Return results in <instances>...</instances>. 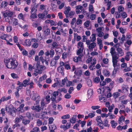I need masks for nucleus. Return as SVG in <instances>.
<instances>
[{"label":"nucleus","instance_id":"f257e3e1","mask_svg":"<svg viewBox=\"0 0 132 132\" xmlns=\"http://www.w3.org/2000/svg\"><path fill=\"white\" fill-rule=\"evenodd\" d=\"M4 61L6 67L8 68L14 69L16 68L18 65V62L17 61L15 62V60H13L10 61V60L8 59H5Z\"/></svg>","mask_w":132,"mask_h":132},{"label":"nucleus","instance_id":"f03ea898","mask_svg":"<svg viewBox=\"0 0 132 132\" xmlns=\"http://www.w3.org/2000/svg\"><path fill=\"white\" fill-rule=\"evenodd\" d=\"M13 12L12 11H6L3 14L4 19L5 18V21L7 22L9 20V17L11 18L13 15Z\"/></svg>","mask_w":132,"mask_h":132},{"label":"nucleus","instance_id":"7ed1b4c3","mask_svg":"<svg viewBox=\"0 0 132 132\" xmlns=\"http://www.w3.org/2000/svg\"><path fill=\"white\" fill-rule=\"evenodd\" d=\"M91 41L90 40H88L86 41V43L87 45V47L89 50L90 51H92L93 49L96 46V43L94 42L90 43Z\"/></svg>","mask_w":132,"mask_h":132},{"label":"nucleus","instance_id":"20e7f679","mask_svg":"<svg viewBox=\"0 0 132 132\" xmlns=\"http://www.w3.org/2000/svg\"><path fill=\"white\" fill-rule=\"evenodd\" d=\"M31 109L34 111H35L36 112H39L42 110V111L44 110V108H41L39 105H37L35 106H32L31 107Z\"/></svg>","mask_w":132,"mask_h":132},{"label":"nucleus","instance_id":"39448f33","mask_svg":"<svg viewBox=\"0 0 132 132\" xmlns=\"http://www.w3.org/2000/svg\"><path fill=\"white\" fill-rule=\"evenodd\" d=\"M37 71L39 74H41L42 73V72L44 70L46 69V67L44 66L40 65V66L36 68Z\"/></svg>","mask_w":132,"mask_h":132},{"label":"nucleus","instance_id":"423d86ee","mask_svg":"<svg viewBox=\"0 0 132 132\" xmlns=\"http://www.w3.org/2000/svg\"><path fill=\"white\" fill-rule=\"evenodd\" d=\"M117 55V54H116L112 55L113 64H119L118 63V61L117 60L119 57Z\"/></svg>","mask_w":132,"mask_h":132},{"label":"nucleus","instance_id":"0eeeda50","mask_svg":"<svg viewBox=\"0 0 132 132\" xmlns=\"http://www.w3.org/2000/svg\"><path fill=\"white\" fill-rule=\"evenodd\" d=\"M102 27H99L96 29V31L97 32V35L99 37H102L103 36V33L102 32Z\"/></svg>","mask_w":132,"mask_h":132},{"label":"nucleus","instance_id":"6e6552de","mask_svg":"<svg viewBox=\"0 0 132 132\" xmlns=\"http://www.w3.org/2000/svg\"><path fill=\"white\" fill-rule=\"evenodd\" d=\"M46 113V114H47V112H42L37 113L35 114V116L37 117H38L40 119H43L44 118V115L43 114V113Z\"/></svg>","mask_w":132,"mask_h":132},{"label":"nucleus","instance_id":"1a4fd4ad","mask_svg":"<svg viewBox=\"0 0 132 132\" xmlns=\"http://www.w3.org/2000/svg\"><path fill=\"white\" fill-rule=\"evenodd\" d=\"M113 66L114 68L113 71V74H116L118 69L120 68V65L119 64H113Z\"/></svg>","mask_w":132,"mask_h":132},{"label":"nucleus","instance_id":"9d476101","mask_svg":"<svg viewBox=\"0 0 132 132\" xmlns=\"http://www.w3.org/2000/svg\"><path fill=\"white\" fill-rule=\"evenodd\" d=\"M12 25L13 26H16L18 25L21 28H22V26L19 24V23L18 22V20L16 19L15 18H14L12 21Z\"/></svg>","mask_w":132,"mask_h":132},{"label":"nucleus","instance_id":"9b49d317","mask_svg":"<svg viewBox=\"0 0 132 132\" xmlns=\"http://www.w3.org/2000/svg\"><path fill=\"white\" fill-rule=\"evenodd\" d=\"M37 5H36V6L34 5L33 6L31 7L30 8V13H36L37 11Z\"/></svg>","mask_w":132,"mask_h":132},{"label":"nucleus","instance_id":"f8f14e48","mask_svg":"<svg viewBox=\"0 0 132 132\" xmlns=\"http://www.w3.org/2000/svg\"><path fill=\"white\" fill-rule=\"evenodd\" d=\"M74 73L76 75H81L82 74V71L79 68H77L74 72Z\"/></svg>","mask_w":132,"mask_h":132},{"label":"nucleus","instance_id":"ddd939ff","mask_svg":"<svg viewBox=\"0 0 132 132\" xmlns=\"http://www.w3.org/2000/svg\"><path fill=\"white\" fill-rule=\"evenodd\" d=\"M118 54L120 55V56H122L124 55V52L122 49L120 48H118L116 50Z\"/></svg>","mask_w":132,"mask_h":132},{"label":"nucleus","instance_id":"4468645a","mask_svg":"<svg viewBox=\"0 0 132 132\" xmlns=\"http://www.w3.org/2000/svg\"><path fill=\"white\" fill-rule=\"evenodd\" d=\"M8 108L7 107L5 108V110L6 112H9L13 111V107L12 105H10L8 108Z\"/></svg>","mask_w":132,"mask_h":132},{"label":"nucleus","instance_id":"2eb2a0df","mask_svg":"<svg viewBox=\"0 0 132 132\" xmlns=\"http://www.w3.org/2000/svg\"><path fill=\"white\" fill-rule=\"evenodd\" d=\"M96 120L97 121L98 124L99 125L100 123L101 124H103V122L101 120V117L100 116H98L96 117Z\"/></svg>","mask_w":132,"mask_h":132},{"label":"nucleus","instance_id":"dca6fc26","mask_svg":"<svg viewBox=\"0 0 132 132\" xmlns=\"http://www.w3.org/2000/svg\"><path fill=\"white\" fill-rule=\"evenodd\" d=\"M31 41L30 39H26L23 44L24 45H26L27 46H29L31 45Z\"/></svg>","mask_w":132,"mask_h":132},{"label":"nucleus","instance_id":"f3484780","mask_svg":"<svg viewBox=\"0 0 132 132\" xmlns=\"http://www.w3.org/2000/svg\"><path fill=\"white\" fill-rule=\"evenodd\" d=\"M112 127L113 128H115L116 126L117 125V123L114 121L112 120L110 122Z\"/></svg>","mask_w":132,"mask_h":132},{"label":"nucleus","instance_id":"a211bd4d","mask_svg":"<svg viewBox=\"0 0 132 132\" xmlns=\"http://www.w3.org/2000/svg\"><path fill=\"white\" fill-rule=\"evenodd\" d=\"M70 10V7L69 6H68L67 9L65 10L64 12V13L65 14L66 16V17L67 18L68 14L69 13V11Z\"/></svg>","mask_w":132,"mask_h":132},{"label":"nucleus","instance_id":"6ab92c4d","mask_svg":"<svg viewBox=\"0 0 132 132\" xmlns=\"http://www.w3.org/2000/svg\"><path fill=\"white\" fill-rule=\"evenodd\" d=\"M50 33V29L48 28L46 29L44 31V34L45 36L48 35Z\"/></svg>","mask_w":132,"mask_h":132},{"label":"nucleus","instance_id":"aec40b11","mask_svg":"<svg viewBox=\"0 0 132 132\" xmlns=\"http://www.w3.org/2000/svg\"><path fill=\"white\" fill-rule=\"evenodd\" d=\"M11 97L10 96H9L7 97H5V96H3L1 98V100L3 102L7 101L11 99Z\"/></svg>","mask_w":132,"mask_h":132},{"label":"nucleus","instance_id":"412c9836","mask_svg":"<svg viewBox=\"0 0 132 132\" xmlns=\"http://www.w3.org/2000/svg\"><path fill=\"white\" fill-rule=\"evenodd\" d=\"M108 121L106 119H105L103 122V125L104 127H109L110 125L108 124Z\"/></svg>","mask_w":132,"mask_h":132},{"label":"nucleus","instance_id":"4be33fe9","mask_svg":"<svg viewBox=\"0 0 132 132\" xmlns=\"http://www.w3.org/2000/svg\"><path fill=\"white\" fill-rule=\"evenodd\" d=\"M57 62V61H56L55 60L52 59L51 61L50 65L52 67L53 66L56 64Z\"/></svg>","mask_w":132,"mask_h":132},{"label":"nucleus","instance_id":"5701e85b","mask_svg":"<svg viewBox=\"0 0 132 132\" xmlns=\"http://www.w3.org/2000/svg\"><path fill=\"white\" fill-rule=\"evenodd\" d=\"M84 48H80L79 49L77 50V54L78 55L82 54V53L83 52Z\"/></svg>","mask_w":132,"mask_h":132},{"label":"nucleus","instance_id":"b1692460","mask_svg":"<svg viewBox=\"0 0 132 132\" xmlns=\"http://www.w3.org/2000/svg\"><path fill=\"white\" fill-rule=\"evenodd\" d=\"M76 115L73 116V117L70 119V122L73 123H75L76 121Z\"/></svg>","mask_w":132,"mask_h":132},{"label":"nucleus","instance_id":"393cba45","mask_svg":"<svg viewBox=\"0 0 132 132\" xmlns=\"http://www.w3.org/2000/svg\"><path fill=\"white\" fill-rule=\"evenodd\" d=\"M75 13L73 11H71L68 14V17L67 18H68L69 17L70 18H72L73 16L74 15Z\"/></svg>","mask_w":132,"mask_h":132},{"label":"nucleus","instance_id":"a878e982","mask_svg":"<svg viewBox=\"0 0 132 132\" xmlns=\"http://www.w3.org/2000/svg\"><path fill=\"white\" fill-rule=\"evenodd\" d=\"M9 36L7 34H4L0 37V38L3 40H5L6 41L7 40L6 38L8 37Z\"/></svg>","mask_w":132,"mask_h":132},{"label":"nucleus","instance_id":"bb28decb","mask_svg":"<svg viewBox=\"0 0 132 132\" xmlns=\"http://www.w3.org/2000/svg\"><path fill=\"white\" fill-rule=\"evenodd\" d=\"M30 120H29L23 119L22 120V123L25 125L28 124L30 122Z\"/></svg>","mask_w":132,"mask_h":132},{"label":"nucleus","instance_id":"cd10ccee","mask_svg":"<svg viewBox=\"0 0 132 132\" xmlns=\"http://www.w3.org/2000/svg\"><path fill=\"white\" fill-rule=\"evenodd\" d=\"M61 86L62 87V85H61L60 82L58 81H57L56 82L54 83L53 85L52 86L54 87H55L56 86Z\"/></svg>","mask_w":132,"mask_h":132},{"label":"nucleus","instance_id":"c85d7f7f","mask_svg":"<svg viewBox=\"0 0 132 132\" xmlns=\"http://www.w3.org/2000/svg\"><path fill=\"white\" fill-rule=\"evenodd\" d=\"M31 13V15L30 16V17L32 19H35L37 18V14L36 13Z\"/></svg>","mask_w":132,"mask_h":132},{"label":"nucleus","instance_id":"c756f323","mask_svg":"<svg viewBox=\"0 0 132 132\" xmlns=\"http://www.w3.org/2000/svg\"><path fill=\"white\" fill-rule=\"evenodd\" d=\"M92 38L90 40L91 42H94L96 40V35L95 34H93L92 35Z\"/></svg>","mask_w":132,"mask_h":132},{"label":"nucleus","instance_id":"7c9ffc66","mask_svg":"<svg viewBox=\"0 0 132 132\" xmlns=\"http://www.w3.org/2000/svg\"><path fill=\"white\" fill-rule=\"evenodd\" d=\"M64 69L63 67L61 66H60L57 68V70L58 72L61 73H62L63 72Z\"/></svg>","mask_w":132,"mask_h":132},{"label":"nucleus","instance_id":"2f4dec72","mask_svg":"<svg viewBox=\"0 0 132 132\" xmlns=\"http://www.w3.org/2000/svg\"><path fill=\"white\" fill-rule=\"evenodd\" d=\"M40 130L39 128L35 127L30 132H40Z\"/></svg>","mask_w":132,"mask_h":132},{"label":"nucleus","instance_id":"473e14b6","mask_svg":"<svg viewBox=\"0 0 132 132\" xmlns=\"http://www.w3.org/2000/svg\"><path fill=\"white\" fill-rule=\"evenodd\" d=\"M87 84L88 86L90 87L92 86V81L90 79H88L87 80Z\"/></svg>","mask_w":132,"mask_h":132},{"label":"nucleus","instance_id":"72a5a7b5","mask_svg":"<svg viewBox=\"0 0 132 132\" xmlns=\"http://www.w3.org/2000/svg\"><path fill=\"white\" fill-rule=\"evenodd\" d=\"M52 46L53 48H56L57 47L58 44L56 42H54L52 43Z\"/></svg>","mask_w":132,"mask_h":132},{"label":"nucleus","instance_id":"f704fd0d","mask_svg":"<svg viewBox=\"0 0 132 132\" xmlns=\"http://www.w3.org/2000/svg\"><path fill=\"white\" fill-rule=\"evenodd\" d=\"M120 94L118 92L114 93L113 94V96L115 99L117 98L119 96Z\"/></svg>","mask_w":132,"mask_h":132},{"label":"nucleus","instance_id":"c9c22d12","mask_svg":"<svg viewBox=\"0 0 132 132\" xmlns=\"http://www.w3.org/2000/svg\"><path fill=\"white\" fill-rule=\"evenodd\" d=\"M110 53L111 54V56L116 54L114 49L113 47L111 48Z\"/></svg>","mask_w":132,"mask_h":132},{"label":"nucleus","instance_id":"e433bc0d","mask_svg":"<svg viewBox=\"0 0 132 132\" xmlns=\"http://www.w3.org/2000/svg\"><path fill=\"white\" fill-rule=\"evenodd\" d=\"M74 38L77 37V41H79L81 39V37L79 36H78V34L77 33H74Z\"/></svg>","mask_w":132,"mask_h":132},{"label":"nucleus","instance_id":"4c0bfd02","mask_svg":"<svg viewBox=\"0 0 132 132\" xmlns=\"http://www.w3.org/2000/svg\"><path fill=\"white\" fill-rule=\"evenodd\" d=\"M45 14L43 13H39L38 15V16L39 18L42 19H43L44 18Z\"/></svg>","mask_w":132,"mask_h":132},{"label":"nucleus","instance_id":"58836bf2","mask_svg":"<svg viewBox=\"0 0 132 132\" xmlns=\"http://www.w3.org/2000/svg\"><path fill=\"white\" fill-rule=\"evenodd\" d=\"M114 108V105L112 104V105L110 106L108 108V110L109 112H112V110H113Z\"/></svg>","mask_w":132,"mask_h":132},{"label":"nucleus","instance_id":"ea45409f","mask_svg":"<svg viewBox=\"0 0 132 132\" xmlns=\"http://www.w3.org/2000/svg\"><path fill=\"white\" fill-rule=\"evenodd\" d=\"M54 54V52L53 50L51 49L50 50V54L51 57H52Z\"/></svg>","mask_w":132,"mask_h":132},{"label":"nucleus","instance_id":"a19ab883","mask_svg":"<svg viewBox=\"0 0 132 132\" xmlns=\"http://www.w3.org/2000/svg\"><path fill=\"white\" fill-rule=\"evenodd\" d=\"M6 29L7 32H10L12 30V27L10 25L7 26L6 28Z\"/></svg>","mask_w":132,"mask_h":132},{"label":"nucleus","instance_id":"79ce46f5","mask_svg":"<svg viewBox=\"0 0 132 132\" xmlns=\"http://www.w3.org/2000/svg\"><path fill=\"white\" fill-rule=\"evenodd\" d=\"M62 49L60 48H57L55 49V51L59 53L62 52Z\"/></svg>","mask_w":132,"mask_h":132},{"label":"nucleus","instance_id":"37998d69","mask_svg":"<svg viewBox=\"0 0 132 132\" xmlns=\"http://www.w3.org/2000/svg\"><path fill=\"white\" fill-rule=\"evenodd\" d=\"M70 116L69 114H67L62 116L61 118L62 119H69L70 118Z\"/></svg>","mask_w":132,"mask_h":132},{"label":"nucleus","instance_id":"c03bdc74","mask_svg":"<svg viewBox=\"0 0 132 132\" xmlns=\"http://www.w3.org/2000/svg\"><path fill=\"white\" fill-rule=\"evenodd\" d=\"M103 96H104V97L109 98L110 97L112 96V95L111 93H108L104 95Z\"/></svg>","mask_w":132,"mask_h":132},{"label":"nucleus","instance_id":"a18cd8bd","mask_svg":"<svg viewBox=\"0 0 132 132\" xmlns=\"http://www.w3.org/2000/svg\"><path fill=\"white\" fill-rule=\"evenodd\" d=\"M118 10L119 12H120L123 11L124 10V9L122 6L120 5L118 7Z\"/></svg>","mask_w":132,"mask_h":132},{"label":"nucleus","instance_id":"49530a36","mask_svg":"<svg viewBox=\"0 0 132 132\" xmlns=\"http://www.w3.org/2000/svg\"><path fill=\"white\" fill-rule=\"evenodd\" d=\"M8 3L5 1L1 3L2 7H4L7 6V5Z\"/></svg>","mask_w":132,"mask_h":132},{"label":"nucleus","instance_id":"de8ad7c7","mask_svg":"<svg viewBox=\"0 0 132 132\" xmlns=\"http://www.w3.org/2000/svg\"><path fill=\"white\" fill-rule=\"evenodd\" d=\"M58 90L60 92H63L65 93H66L67 92V90L65 89L64 88L59 89Z\"/></svg>","mask_w":132,"mask_h":132},{"label":"nucleus","instance_id":"09e8293b","mask_svg":"<svg viewBox=\"0 0 132 132\" xmlns=\"http://www.w3.org/2000/svg\"><path fill=\"white\" fill-rule=\"evenodd\" d=\"M100 81V79L99 77H96L95 78L94 80V82L96 83H99Z\"/></svg>","mask_w":132,"mask_h":132},{"label":"nucleus","instance_id":"8fccbe9b","mask_svg":"<svg viewBox=\"0 0 132 132\" xmlns=\"http://www.w3.org/2000/svg\"><path fill=\"white\" fill-rule=\"evenodd\" d=\"M46 77V75H44L42 77H40L39 79V81H42L43 80L45 79Z\"/></svg>","mask_w":132,"mask_h":132},{"label":"nucleus","instance_id":"3c124183","mask_svg":"<svg viewBox=\"0 0 132 132\" xmlns=\"http://www.w3.org/2000/svg\"><path fill=\"white\" fill-rule=\"evenodd\" d=\"M26 117L29 119H30L31 117V114L29 112H27L26 114Z\"/></svg>","mask_w":132,"mask_h":132},{"label":"nucleus","instance_id":"603ef678","mask_svg":"<svg viewBox=\"0 0 132 132\" xmlns=\"http://www.w3.org/2000/svg\"><path fill=\"white\" fill-rule=\"evenodd\" d=\"M36 38L38 40H41L42 39V37L40 33H38L36 34Z\"/></svg>","mask_w":132,"mask_h":132},{"label":"nucleus","instance_id":"864d4df0","mask_svg":"<svg viewBox=\"0 0 132 132\" xmlns=\"http://www.w3.org/2000/svg\"><path fill=\"white\" fill-rule=\"evenodd\" d=\"M11 77L14 79L17 78H18V76L17 74L13 73L11 74Z\"/></svg>","mask_w":132,"mask_h":132},{"label":"nucleus","instance_id":"5fc2aeb1","mask_svg":"<svg viewBox=\"0 0 132 132\" xmlns=\"http://www.w3.org/2000/svg\"><path fill=\"white\" fill-rule=\"evenodd\" d=\"M67 53L65 52L62 54V58L63 59H65L67 58Z\"/></svg>","mask_w":132,"mask_h":132},{"label":"nucleus","instance_id":"6e6d98bb","mask_svg":"<svg viewBox=\"0 0 132 132\" xmlns=\"http://www.w3.org/2000/svg\"><path fill=\"white\" fill-rule=\"evenodd\" d=\"M111 4V1H108V2L107 4V8L106 9L107 10H108L110 9Z\"/></svg>","mask_w":132,"mask_h":132},{"label":"nucleus","instance_id":"4d7b16f0","mask_svg":"<svg viewBox=\"0 0 132 132\" xmlns=\"http://www.w3.org/2000/svg\"><path fill=\"white\" fill-rule=\"evenodd\" d=\"M102 18L101 17H98L97 19V22L99 23H100V26L102 25L103 24V23H101L102 21Z\"/></svg>","mask_w":132,"mask_h":132},{"label":"nucleus","instance_id":"13d9d810","mask_svg":"<svg viewBox=\"0 0 132 132\" xmlns=\"http://www.w3.org/2000/svg\"><path fill=\"white\" fill-rule=\"evenodd\" d=\"M121 15L123 18H125L127 16V14L125 12H123L121 13Z\"/></svg>","mask_w":132,"mask_h":132},{"label":"nucleus","instance_id":"bf43d9fd","mask_svg":"<svg viewBox=\"0 0 132 132\" xmlns=\"http://www.w3.org/2000/svg\"><path fill=\"white\" fill-rule=\"evenodd\" d=\"M116 18H119L120 15V12H116L115 13Z\"/></svg>","mask_w":132,"mask_h":132},{"label":"nucleus","instance_id":"052dcab7","mask_svg":"<svg viewBox=\"0 0 132 132\" xmlns=\"http://www.w3.org/2000/svg\"><path fill=\"white\" fill-rule=\"evenodd\" d=\"M29 81L27 79H26L23 81V83L24 85V87H26V86L28 84V82Z\"/></svg>","mask_w":132,"mask_h":132},{"label":"nucleus","instance_id":"680f3d73","mask_svg":"<svg viewBox=\"0 0 132 132\" xmlns=\"http://www.w3.org/2000/svg\"><path fill=\"white\" fill-rule=\"evenodd\" d=\"M68 79L67 77H65L64 78V79H62V86L65 85V83L66 82V81Z\"/></svg>","mask_w":132,"mask_h":132},{"label":"nucleus","instance_id":"e2e57ef3","mask_svg":"<svg viewBox=\"0 0 132 132\" xmlns=\"http://www.w3.org/2000/svg\"><path fill=\"white\" fill-rule=\"evenodd\" d=\"M90 22L89 21H87L84 23V25L86 27H88L89 25Z\"/></svg>","mask_w":132,"mask_h":132},{"label":"nucleus","instance_id":"0e129e2a","mask_svg":"<svg viewBox=\"0 0 132 132\" xmlns=\"http://www.w3.org/2000/svg\"><path fill=\"white\" fill-rule=\"evenodd\" d=\"M38 44L37 43H34L32 45V46L33 47L35 48H37L38 47Z\"/></svg>","mask_w":132,"mask_h":132},{"label":"nucleus","instance_id":"69168bd1","mask_svg":"<svg viewBox=\"0 0 132 132\" xmlns=\"http://www.w3.org/2000/svg\"><path fill=\"white\" fill-rule=\"evenodd\" d=\"M126 55L130 58L132 56V52H127Z\"/></svg>","mask_w":132,"mask_h":132},{"label":"nucleus","instance_id":"338daca9","mask_svg":"<svg viewBox=\"0 0 132 132\" xmlns=\"http://www.w3.org/2000/svg\"><path fill=\"white\" fill-rule=\"evenodd\" d=\"M125 117L123 116H121L119 118V121L120 122H121L123 121H124L125 120Z\"/></svg>","mask_w":132,"mask_h":132},{"label":"nucleus","instance_id":"774afa93","mask_svg":"<svg viewBox=\"0 0 132 132\" xmlns=\"http://www.w3.org/2000/svg\"><path fill=\"white\" fill-rule=\"evenodd\" d=\"M103 62L105 64H107L108 63L109 60L107 58H104L103 60Z\"/></svg>","mask_w":132,"mask_h":132}]
</instances>
